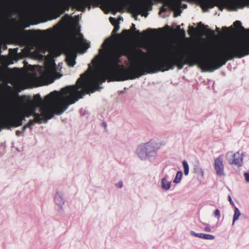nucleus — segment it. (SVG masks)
<instances>
[{
	"instance_id": "f257e3e1",
	"label": "nucleus",
	"mask_w": 249,
	"mask_h": 249,
	"mask_svg": "<svg viewBox=\"0 0 249 249\" xmlns=\"http://www.w3.org/2000/svg\"><path fill=\"white\" fill-rule=\"evenodd\" d=\"M147 54L141 49H129L124 47L114 48L107 54L109 67L103 71H93L91 75L85 73L81 75L76 84L79 92L85 94L93 93L100 89V84L107 79L108 82L124 81L139 78L143 75L163 72L174 69L183 67L180 54H174L155 59L136 62L137 56L145 57Z\"/></svg>"
},
{
	"instance_id": "f03ea898",
	"label": "nucleus",
	"mask_w": 249,
	"mask_h": 249,
	"mask_svg": "<svg viewBox=\"0 0 249 249\" xmlns=\"http://www.w3.org/2000/svg\"><path fill=\"white\" fill-rule=\"evenodd\" d=\"M11 91L13 98L20 105L25 106L32 114L37 124L52 118L54 114L60 115L63 113L68 107L75 103L82 98V93L79 92L77 86H68L61 89L60 92L54 91L44 98V102L39 94L34 96L33 99L28 96H19L18 92L7 86Z\"/></svg>"
},
{
	"instance_id": "7ed1b4c3",
	"label": "nucleus",
	"mask_w": 249,
	"mask_h": 249,
	"mask_svg": "<svg viewBox=\"0 0 249 249\" xmlns=\"http://www.w3.org/2000/svg\"><path fill=\"white\" fill-rule=\"evenodd\" d=\"M234 35L236 33L243 32L245 36L230 43L223 45L212 57H201V51L205 48L203 46L194 48L187 53L186 57L180 54L183 66L185 64L191 67L198 65L203 72H213L224 65L226 62L234 58H241L249 54V30H246L242 26L241 22L236 20L233 23Z\"/></svg>"
},
{
	"instance_id": "20e7f679",
	"label": "nucleus",
	"mask_w": 249,
	"mask_h": 249,
	"mask_svg": "<svg viewBox=\"0 0 249 249\" xmlns=\"http://www.w3.org/2000/svg\"><path fill=\"white\" fill-rule=\"evenodd\" d=\"M99 4H102L107 8H115L117 11L120 12L124 8L125 4V0H117L115 1H112L110 0H61L56 6L55 11L57 16L55 18L59 17L60 14H63L66 10L68 11L71 6L75 8L79 11L83 12L87 7L90 9L91 5H94L97 6Z\"/></svg>"
},
{
	"instance_id": "39448f33",
	"label": "nucleus",
	"mask_w": 249,
	"mask_h": 249,
	"mask_svg": "<svg viewBox=\"0 0 249 249\" xmlns=\"http://www.w3.org/2000/svg\"><path fill=\"white\" fill-rule=\"evenodd\" d=\"M25 118L21 109L14 116L2 117L0 119V131L2 129H10L12 127L21 126Z\"/></svg>"
},
{
	"instance_id": "423d86ee",
	"label": "nucleus",
	"mask_w": 249,
	"mask_h": 249,
	"mask_svg": "<svg viewBox=\"0 0 249 249\" xmlns=\"http://www.w3.org/2000/svg\"><path fill=\"white\" fill-rule=\"evenodd\" d=\"M198 4L204 11H208L209 9L215 6L220 7L222 5L221 0H197Z\"/></svg>"
},
{
	"instance_id": "0eeeda50",
	"label": "nucleus",
	"mask_w": 249,
	"mask_h": 249,
	"mask_svg": "<svg viewBox=\"0 0 249 249\" xmlns=\"http://www.w3.org/2000/svg\"><path fill=\"white\" fill-rule=\"evenodd\" d=\"M153 4V0H143L132 7L134 13L140 14L142 11H146L148 7Z\"/></svg>"
},
{
	"instance_id": "6e6552de",
	"label": "nucleus",
	"mask_w": 249,
	"mask_h": 249,
	"mask_svg": "<svg viewBox=\"0 0 249 249\" xmlns=\"http://www.w3.org/2000/svg\"><path fill=\"white\" fill-rule=\"evenodd\" d=\"M213 166L217 176L222 177L225 175L223 155H220L215 159Z\"/></svg>"
},
{
	"instance_id": "1a4fd4ad",
	"label": "nucleus",
	"mask_w": 249,
	"mask_h": 249,
	"mask_svg": "<svg viewBox=\"0 0 249 249\" xmlns=\"http://www.w3.org/2000/svg\"><path fill=\"white\" fill-rule=\"evenodd\" d=\"M82 40V39H79L74 36L71 41V58L68 59V63L69 65L71 67H73L75 64L74 59V53L73 50L77 48L78 42Z\"/></svg>"
},
{
	"instance_id": "9d476101",
	"label": "nucleus",
	"mask_w": 249,
	"mask_h": 249,
	"mask_svg": "<svg viewBox=\"0 0 249 249\" xmlns=\"http://www.w3.org/2000/svg\"><path fill=\"white\" fill-rule=\"evenodd\" d=\"M216 31L217 32H219V35L224 37H227L229 36H231L233 35V34L235 32L234 28L232 26H231L230 27L227 28L226 27H223L222 28V31L220 32L219 28L218 27H216Z\"/></svg>"
},
{
	"instance_id": "9b49d317",
	"label": "nucleus",
	"mask_w": 249,
	"mask_h": 249,
	"mask_svg": "<svg viewBox=\"0 0 249 249\" xmlns=\"http://www.w3.org/2000/svg\"><path fill=\"white\" fill-rule=\"evenodd\" d=\"M162 30V29L161 28H159L158 29L148 28L147 30L144 31L142 34L141 33L139 30H136L134 32H133L132 36L135 35L139 37L142 35L144 37H147L150 36L151 34H157L159 32H161Z\"/></svg>"
},
{
	"instance_id": "f8f14e48",
	"label": "nucleus",
	"mask_w": 249,
	"mask_h": 249,
	"mask_svg": "<svg viewBox=\"0 0 249 249\" xmlns=\"http://www.w3.org/2000/svg\"><path fill=\"white\" fill-rule=\"evenodd\" d=\"M18 48H15L14 49H10L9 52L15 58L18 59L24 57L30 53L31 49L29 47L27 46L22 49L21 53H18Z\"/></svg>"
},
{
	"instance_id": "ddd939ff",
	"label": "nucleus",
	"mask_w": 249,
	"mask_h": 249,
	"mask_svg": "<svg viewBox=\"0 0 249 249\" xmlns=\"http://www.w3.org/2000/svg\"><path fill=\"white\" fill-rule=\"evenodd\" d=\"M232 158L229 160V162L231 164H234L238 166L242 165L243 162V154L237 152L232 155Z\"/></svg>"
},
{
	"instance_id": "4468645a",
	"label": "nucleus",
	"mask_w": 249,
	"mask_h": 249,
	"mask_svg": "<svg viewBox=\"0 0 249 249\" xmlns=\"http://www.w3.org/2000/svg\"><path fill=\"white\" fill-rule=\"evenodd\" d=\"M136 30L135 25L132 23L131 28L130 30H123L121 34L116 35V37L118 39H120L123 37L124 38H130L132 36L133 32Z\"/></svg>"
},
{
	"instance_id": "2eb2a0df",
	"label": "nucleus",
	"mask_w": 249,
	"mask_h": 249,
	"mask_svg": "<svg viewBox=\"0 0 249 249\" xmlns=\"http://www.w3.org/2000/svg\"><path fill=\"white\" fill-rule=\"evenodd\" d=\"M13 38L17 44L22 46H27L29 42L27 37L22 35H15L13 36Z\"/></svg>"
},
{
	"instance_id": "dca6fc26",
	"label": "nucleus",
	"mask_w": 249,
	"mask_h": 249,
	"mask_svg": "<svg viewBox=\"0 0 249 249\" xmlns=\"http://www.w3.org/2000/svg\"><path fill=\"white\" fill-rule=\"evenodd\" d=\"M54 68L51 65H48L46 66L45 69L44 71H40L41 76L44 78H47L50 77L54 71Z\"/></svg>"
},
{
	"instance_id": "f3484780",
	"label": "nucleus",
	"mask_w": 249,
	"mask_h": 249,
	"mask_svg": "<svg viewBox=\"0 0 249 249\" xmlns=\"http://www.w3.org/2000/svg\"><path fill=\"white\" fill-rule=\"evenodd\" d=\"M246 4V0H234L230 3V5L233 10H235L237 8H243Z\"/></svg>"
},
{
	"instance_id": "a211bd4d",
	"label": "nucleus",
	"mask_w": 249,
	"mask_h": 249,
	"mask_svg": "<svg viewBox=\"0 0 249 249\" xmlns=\"http://www.w3.org/2000/svg\"><path fill=\"white\" fill-rule=\"evenodd\" d=\"M137 153L138 156L142 159L143 160L149 156L147 152L144 150V147L140 145L138 146L137 150Z\"/></svg>"
},
{
	"instance_id": "6ab92c4d",
	"label": "nucleus",
	"mask_w": 249,
	"mask_h": 249,
	"mask_svg": "<svg viewBox=\"0 0 249 249\" xmlns=\"http://www.w3.org/2000/svg\"><path fill=\"white\" fill-rule=\"evenodd\" d=\"M142 145L144 147V150L147 152L149 156L152 153L156 151L154 147V144L152 142H148L146 143L142 144Z\"/></svg>"
},
{
	"instance_id": "aec40b11",
	"label": "nucleus",
	"mask_w": 249,
	"mask_h": 249,
	"mask_svg": "<svg viewBox=\"0 0 249 249\" xmlns=\"http://www.w3.org/2000/svg\"><path fill=\"white\" fill-rule=\"evenodd\" d=\"M192 234L194 235L196 237L204 239L213 240L214 239V236L213 235L209 234L192 233Z\"/></svg>"
},
{
	"instance_id": "412c9836",
	"label": "nucleus",
	"mask_w": 249,
	"mask_h": 249,
	"mask_svg": "<svg viewBox=\"0 0 249 249\" xmlns=\"http://www.w3.org/2000/svg\"><path fill=\"white\" fill-rule=\"evenodd\" d=\"M39 32H41V34L40 36L43 37H48L51 36L53 34V30L51 29H48L44 31H39Z\"/></svg>"
},
{
	"instance_id": "4be33fe9",
	"label": "nucleus",
	"mask_w": 249,
	"mask_h": 249,
	"mask_svg": "<svg viewBox=\"0 0 249 249\" xmlns=\"http://www.w3.org/2000/svg\"><path fill=\"white\" fill-rule=\"evenodd\" d=\"M161 187L165 190H168L170 187V183L165 178L161 179Z\"/></svg>"
},
{
	"instance_id": "5701e85b",
	"label": "nucleus",
	"mask_w": 249,
	"mask_h": 249,
	"mask_svg": "<svg viewBox=\"0 0 249 249\" xmlns=\"http://www.w3.org/2000/svg\"><path fill=\"white\" fill-rule=\"evenodd\" d=\"M182 165L184 168V173L185 175L187 176L188 175L189 173V167L186 160H184L182 161Z\"/></svg>"
},
{
	"instance_id": "b1692460",
	"label": "nucleus",
	"mask_w": 249,
	"mask_h": 249,
	"mask_svg": "<svg viewBox=\"0 0 249 249\" xmlns=\"http://www.w3.org/2000/svg\"><path fill=\"white\" fill-rule=\"evenodd\" d=\"M178 35L181 37H184L185 36V32L184 29H181L180 26H178L177 27V31Z\"/></svg>"
},
{
	"instance_id": "393cba45",
	"label": "nucleus",
	"mask_w": 249,
	"mask_h": 249,
	"mask_svg": "<svg viewBox=\"0 0 249 249\" xmlns=\"http://www.w3.org/2000/svg\"><path fill=\"white\" fill-rule=\"evenodd\" d=\"M240 215V213L239 210L238 209V208H235V210H234V215H233V218L232 225H233L235 221L238 219Z\"/></svg>"
},
{
	"instance_id": "a878e982",
	"label": "nucleus",
	"mask_w": 249,
	"mask_h": 249,
	"mask_svg": "<svg viewBox=\"0 0 249 249\" xmlns=\"http://www.w3.org/2000/svg\"><path fill=\"white\" fill-rule=\"evenodd\" d=\"M25 117H29L31 116H33L32 114L29 111V110L25 107L23 106V107L21 109Z\"/></svg>"
},
{
	"instance_id": "bb28decb",
	"label": "nucleus",
	"mask_w": 249,
	"mask_h": 249,
	"mask_svg": "<svg viewBox=\"0 0 249 249\" xmlns=\"http://www.w3.org/2000/svg\"><path fill=\"white\" fill-rule=\"evenodd\" d=\"M182 176V172L181 171H178L176 174V178L174 180L175 183H178L181 180Z\"/></svg>"
},
{
	"instance_id": "cd10ccee",
	"label": "nucleus",
	"mask_w": 249,
	"mask_h": 249,
	"mask_svg": "<svg viewBox=\"0 0 249 249\" xmlns=\"http://www.w3.org/2000/svg\"><path fill=\"white\" fill-rule=\"evenodd\" d=\"M197 30L198 29L197 28H196L193 26H190L189 27V30L188 32L189 35H193L196 33Z\"/></svg>"
},
{
	"instance_id": "c85d7f7f",
	"label": "nucleus",
	"mask_w": 249,
	"mask_h": 249,
	"mask_svg": "<svg viewBox=\"0 0 249 249\" xmlns=\"http://www.w3.org/2000/svg\"><path fill=\"white\" fill-rule=\"evenodd\" d=\"M207 34L208 36L212 37H215V34L214 31L210 29H206Z\"/></svg>"
},
{
	"instance_id": "c756f323",
	"label": "nucleus",
	"mask_w": 249,
	"mask_h": 249,
	"mask_svg": "<svg viewBox=\"0 0 249 249\" xmlns=\"http://www.w3.org/2000/svg\"><path fill=\"white\" fill-rule=\"evenodd\" d=\"M35 123H36V122L35 121V118L34 119V120H30L29 121V122L27 124H25V125L28 128V127H30V126L33 125Z\"/></svg>"
},
{
	"instance_id": "7c9ffc66",
	"label": "nucleus",
	"mask_w": 249,
	"mask_h": 249,
	"mask_svg": "<svg viewBox=\"0 0 249 249\" xmlns=\"http://www.w3.org/2000/svg\"><path fill=\"white\" fill-rule=\"evenodd\" d=\"M61 199V200L59 201V198L58 197V195H57L55 197V198H54V200H55V202L58 204V205H60L62 203H63L64 202H63V200L62 199L60 198Z\"/></svg>"
},
{
	"instance_id": "2f4dec72",
	"label": "nucleus",
	"mask_w": 249,
	"mask_h": 249,
	"mask_svg": "<svg viewBox=\"0 0 249 249\" xmlns=\"http://www.w3.org/2000/svg\"><path fill=\"white\" fill-rule=\"evenodd\" d=\"M5 73V68L2 67H0V76H4Z\"/></svg>"
},
{
	"instance_id": "473e14b6",
	"label": "nucleus",
	"mask_w": 249,
	"mask_h": 249,
	"mask_svg": "<svg viewBox=\"0 0 249 249\" xmlns=\"http://www.w3.org/2000/svg\"><path fill=\"white\" fill-rule=\"evenodd\" d=\"M244 176L246 181L248 183H249V173H247V172H245L244 174Z\"/></svg>"
},
{
	"instance_id": "72a5a7b5",
	"label": "nucleus",
	"mask_w": 249,
	"mask_h": 249,
	"mask_svg": "<svg viewBox=\"0 0 249 249\" xmlns=\"http://www.w3.org/2000/svg\"><path fill=\"white\" fill-rule=\"evenodd\" d=\"M119 26L118 25H116L114 26V29L112 31V34H115L119 29Z\"/></svg>"
},
{
	"instance_id": "f704fd0d",
	"label": "nucleus",
	"mask_w": 249,
	"mask_h": 249,
	"mask_svg": "<svg viewBox=\"0 0 249 249\" xmlns=\"http://www.w3.org/2000/svg\"><path fill=\"white\" fill-rule=\"evenodd\" d=\"M214 215L215 216L217 217L218 218L220 217V214L219 210L218 209H216L214 211Z\"/></svg>"
},
{
	"instance_id": "c9c22d12",
	"label": "nucleus",
	"mask_w": 249,
	"mask_h": 249,
	"mask_svg": "<svg viewBox=\"0 0 249 249\" xmlns=\"http://www.w3.org/2000/svg\"><path fill=\"white\" fill-rule=\"evenodd\" d=\"M198 26L199 27L200 26H201L202 27V29L205 30L208 27V26H205L203 24H202L201 22H200L198 23Z\"/></svg>"
},
{
	"instance_id": "e433bc0d",
	"label": "nucleus",
	"mask_w": 249,
	"mask_h": 249,
	"mask_svg": "<svg viewBox=\"0 0 249 249\" xmlns=\"http://www.w3.org/2000/svg\"><path fill=\"white\" fill-rule=\"evenodd\" d=\"M82 46L86 50L88 49L89 47V45L88 43H83L82 44Z\"/></svg>"
},
{
	"instance_id": "4c0bfd02",
	"label": "nucleus",
	"mask_w": 249,
	"mask_h": 249,
	"mask_svg": "<svg viewBox=\"0 0 249 249\" xmlns=\"http://www.w3.org/2000/svg\"><path fill=\"white\" fill-rule=\"evenodd\" d=\"M116 186L118 188H122L123 187V182L122 181H119L116 184Z\"/></svg>"
},
{
	"instance_id": "58836bf2",
	"label": "nucleus",
	"mask_w": 249,
	"mask_h": 249,
	"mask_svg": "<svg viewBox=\"0 0 249 249\" xmlns=\"http://www.w3.org/2000/svg\"><path fill=\"white\" fill-rule=\"evenodd\" d=\"M109 21L112 24H115V19L114 18L110 17L109 18Z\"/></svg>"
},
{
	"instance_id": "ea45409f",
	"label": "nucleus",
	"mask_w": 249,
	"mask_h": 249,
	"mask_svg": "<svg viewBox=\"0 0 249 249\" xmlns=\"http://www.w3.org/2000/svg\"><path fill=\"white\" fill-rule=\"evenodd\" d=\"M166 8L162 6L160 9V12H165L166 11Z\"/></svg>"
},
{
	"instance_id": "a19ab883",
	"label": "nucleus",
	"mask_w": 249,
	"mask_h": 249,
	"mask_svg": "<svg viewBox=\"0 0 249 249\" xmlns=\"http://www.w3.org/2000/svg\"><path fill=\"white\" fill-rule=\"evenodd\" d=\"M204 230L206 231H208V232H210L211 231V229L210 228L208 227H205L204 228Z\"/></svg>"
},
{
	"instance_id": "79ce46f5",
	"label": "nucleus",
	"mask_w": 249,
	"mask_h": 249,
	"mask_svg": "<svg viewBox=\"0 0 249 249\" xmlns=\"http://www.w3.org/2000/svg\"><path fill=\"white\" fill-rule=\"evenodd\" d=\"M16 134L17 136H19L21 135V132L20 131H19V130H17L16 132Z\"/></svg>"
},
{
	"instance_id": "37998d69",
	"label": "nucleus",
	"mask_w": 249,
	"mask_h": 249,
	"mask_svg": "<svg viewBox=\"0 0 249 249\" xmlns=\"http://www.w3.org/2000/svg\"><path fill=\"white\" fill-rule=\"evenodd\" d=\"M102 125L104 126L105 129L107 128V124L105 122H103L102 123Z\"/></svg>"
},
{
	"instance_id": "c03bdc74",
	"label": "nucleus",
	"mask_w": 249,
	"mask_h": 249,
	"mask_svg": "<svg viewBox=\"0 0 249 249\" xmlns=\"http://www.w3.org/2000/svg\"><path fill=\"white\" fill-rule=\"evenodd\" d=\"M179 15H180V12H179V13L175 12L174 14V17H177L178 16H179Z\"/></svg>"
},
{
	"instance_id": "a18cd8bd",
	"label": "nucleus",
	"mask_w": 249,
	"mask_h": 249,
	"mask_svg": "<svg viewBox=\"0 0 249 249\" xmlns=\"http://www.w3.org/2000/svg\"><path fill=\"white\" fill-rule=\"evenodd\" d=\"M228 198H229V201L230 202V203H231V204L233 203V202H232V199H231V197L230 196H229Z\"/></svg>"
},
{
	"instance_id": "49530a36",
	"label": "nucleus",
	"mask_w": 249,
	"mask_h": 249,
	"mask_svg": "<svg viewBox=\"0 0 249 249\" xmlns=\"http://www.w3.org/2000/svg\"><path fill=\"white\" fill-rule=\"evenodd\" d=\"M27 127L24 125L22 127V131H24Z\"/></svg>"
},
{
	"instance_id": "de8ad7c7",
	"label": "nucleus",
	"mask_w": 249,
	"mask_h": 249,
	"mask_svg": "<svg viewBox=\"0 0 249 249\" xmlns=\"http://www.w3.org/2000/svg\"><path fill=\"white\" fill-rule=\"evenodd\" d=\"M8 14H9V16H11V11H9H9H8Z\"/></svg>"
},
{
	"instance_id": "09e8293b",
	"label": "nucleus",
	"mask_w": 249,
	"mask_h": 249,
	"mask_svg": "<svg viewBox=\"0 0 249 249\" xmlns=\"http://www.w3.org/2000/svg\"><path fill=\"white\" fill-rule=\"evenodd\" d=\"M184 8H186L187 7V5L186 4H184L183 5V6Z\"/></svg>"
},
{
	"instance_id": "8fccbe9b",
	"label": "nucleus",
	"mask_w": 249,
	"mask_h": 249,
	"mask_svg": "<svg viewBox=\"0 0 249 249\" xmlns=\"http://www.w3.org/2000/svg\"><path fill=\"white\" fill-rule=\"evenodd\" d=\"M230 153H231V152H228V153H227V155H229V154H230Z\"/></svg>"
},
{
	"instance_id": "3c124183",
	"label": "nucleus",
	"mask_w": 249,
	"mask_h": 249,
	"mask_svg": "<svg viewBox=\"0 0 249 249\" xmlns=\"http://www.w3.org/2000/svg\"><path fill=\"white\" fill-rule=\"evenodd\" d=\"M5 49H7V46L5 45Z\"/></svg>"
}]
</instances>
